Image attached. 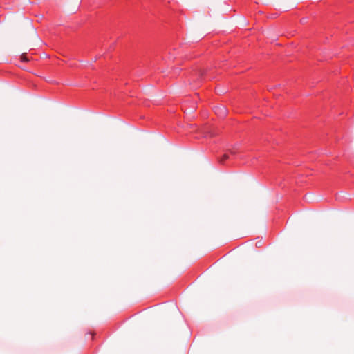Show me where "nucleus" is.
<instances>
[{
	"instance_id": "nucleus-3",
	"label": "nucleus",
	"mask_w": 354,
	"mask_h": 354,
	"mask_svg": "<svg viewBox=\"0 0 354 354\" xmlns=\"http://www.w3.org/2000/svg\"><path fill=\"white\" fill-rule=\"evenodd\" d=\"M228 158V155L227 154H224L221 160V162H223L225 160H227Z\"/></svg>"
},
{
	"instance_id": "nucleus-1",
	"label": "nucleus",
	"mask_w": 354,
	"mask_h": 354,
	"mask_svg": "<svg viewBox=\"0 0 354 354\" xmlns=\"http://www.w3.org/2000/svg\"><path fill=\"white\" fill-rule=\"evenodd\" d=\"M216 113L221 116H225L227 114V109L224 106L217 107L215 110Z\"/></svg>"
},
{
	"instance_id": "nucleus-2",
	"label": "nucleus",
	"mask_w": 354,
	"mask_h": 354,
	"mask_svg": "<svg viewBox=\"0 0 354 354\" xmlns=\"http://www.w3.org/2000/svg\"><path fill=\"white\" fill-rule=\"evenodd\" d=\"M20 58H21V61H23V62H28V58H27V57L26 55V53L21 54Z\"/></svg>"
},
{
	"instance_id": "nucleus-4",
	"label": "nucleus",
	"mask_w": 354,
	"mask_h": 354,
	"mask_svg": "<svg viewBox=\"0 0 354 354\" xmlns=\"http://www.w3.org/2000/svg\"><path fill=\"white\" fill-rule=\"evenodd\" d=\"M230 153H231L232 154H234V153H235V151H234V149H230Z\"/></svg>"
}]
</instances>
